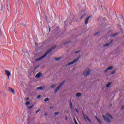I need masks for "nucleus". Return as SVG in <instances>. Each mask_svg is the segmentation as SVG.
I'll return each instance as SVG.
<instances>
[{
  "mask_svg": "<svg viewBox=\"0 0 124 124\" xmlns=\"http://www.w3.org/2000/svg\"><path fill=\"white\" fill-rule=\"evenodd\" d=\"M34 105H32L29 107H28V109H31V108H32V107H33Z\"/></svg>",
  "mask_w": 124,
  "mask_h": 124,
  "instance_id": "nucleus-27",
  "label": "nucleus"
},
{
  "mask_svg": "<svg viewBox=\"0 0 124 124\" xmlns=\"http://www.w3.org/2000/svg\"><path fill=\"white\" fill-rule=\"evenodd\" d=\"M4 95H5V96H7V93H4Z\"/></svg>",
  "mask_w": 124,
  "mask_h": 124,
  "instance_id": "nucleus-40",
  "label": "nucleus"
},
{
  "mask_svg": "<svg viewBox=\"0 0 124 124\" xmlns=\"http://www.w3.org/2000/svg\"><path fill=\"white\" fill-rule=\"evenodd\" d=\"M91 73V69L88 68L84 72H83L84 76H89Z\"/></svg>",
  "mask_w": 124,
  "mask_h": 124,
  "instance_id": "nucleus-2",
  "label": "nucleus"
},
{
  "mask_svg": "<svg viewBox=\"0 0 124 124\" xmlns=\"http://www.w3.org/2000/svg\"><path fill=\"white\" fill-rule=\"evenodd\" d=\"M44 115L45 116H48V114L47 113H45Z\"/></svg>",
  "mask_w": 124,
  "mask_h": 124,
  "instance_id": "nucleus-39",
  "label": "nucleus"
},
{
  "mask_svg": "<svg viewBox=\"0 0 124 124\" xmlns=\"http://www.w3.org/2000/svg\"><path fill=\"white\" fill-rule=\"evenodd\" d=\"M49 31H51V29L50 28H49Z\"/></svg>",
  "mask_w": 124,
  "mask_h": 124,
  "instance_id": "nucleus-45",
  "label": "nucleus"
},
{
  "mask_svg": "<svg viewBox=\"0 0 124 124\" xmlns=\"http://www.w3.org/2000/svg\"><path fill=\"white\" fill-rule=\"evenodd\" d=\"M26 100H29V98H27Z\"/></svg>",
  "mask_w": 124,
  "mask_h": 124,
  "instance_id": "nucleus-44",
  "label": "nucleus"
},
{
  "mask_svg": "<svg viewBox=\"0 0 124 124\" xmlns=\"http://www.w3.org/2000/svg\"><path fill=\"white\" fill-rule=\"evenodd\" d=\"M115 73H116V70H113V71L111 73V74L112 75H113L115 74Z\"/></svg>",
  "mask_w": 124,
  "mask_h": 124,
  "instance_id": "nucleus-24",
  "label": "nucleus"
},
{
  "mask_svg": "<svg viewBox=\"0 0 124 124\" xmlns=\"http://www.w3.org/2000/svg\"><path fill=\"white\" fill-rule=\"evenodd\" d=\"M124 109V106H123L121 108V110H123Z\"/></svg>",
  "mask_w": 124,
  "mask_h": 124,
  "instance_id": "nucleus-33",
  "label": "nucleus"
},
{
  "mask_svg": "<svg viewBox=\"0 0 124 124\" xmlns=\"http://www.w3.org/2000/svg\"><path fill=\"white\" fill-rule=\"evenodd\" d=\"M82 115H83V118L85 121H87H87H88V122H89V123H92V121L91 120V119H90L89 117H88L87 115H85V114H84V112H82Z\"/></svg>",
  "mask_w": 124,
  "mask_h": 124,
  "instance_id": "nucleus-4",
  "label": "nucleus"
},
{
  "mask_svg": "<svg viewBox=\"0 0 124 124\" xmlns=\"http://www.w3.org/2000/svg\"><path fill=\"white\" fill-rule=\"evenodd\" d=\"M79 50H78V51H75V54H77V53H79Z\"/></svg>",
  "mask_w": 124,
  "mask_h": 124,
  "instance_id": "nucleus-36",
  "label": "nucleus"
},
{
  "mask_svg": "<svg viewBox=\"0 0 124 124\" xmlns=\"http://www.w3.org/2000/svg\"><path fill=\"white\" fill-rule=\"evenodd\" d=\"M36 46H37V43H35Z\"/></svg>",
  "mask_w": 124,
  "mask_h": 124,
  "instance_id": "nucleus-42",
  "label": "nucleus"
},
{
  "mask_svg": "<svg viewBox=\"0 0 124 124\" xmlns=\"http://www.w3.org/2000/svg\"><path fill=\"white\" fill-rule=\"evenodd\" d=\"M62 59V57H58L57 58L55 59V61H60Z\"/></svg>",
  "mask_w": 124,
  "mask_h": 124,
  "instance_id": "nucleus-22",
  "label": "nucleus"
},
{
  "mask_svg": "<svg viewBox=\"0 0 124 124\" xmlns=\"http://www.w3.org/2000/svg\"><path fill=\"white\" fill-rule=\"evenodd\" d=\"M81 95H82V93H78L76 94V96L78 97H79L80 96H81Z\"/></svg>",
  "mask_w": 124,
  "mask_h": 124,
  "instance_id": "nucleus-17",
  "label": "nucleus"
},
{
  "mask_svg": "<svg viewBox=\"0 0 124 124\" xmlns=\"http://www.w3.org/2000/svg\"><path fill=\"white\" fill-rule=\"evenodd\" d=\"M41 4H42L43 3V1H42V0L41 1Z\"/></svg>",
  "mask_w": 124,
  "mask_h": 124,
  "instance_id": "nucleus-41",
  "label": "nucleus"
},
{
  "mask_svg": "<svg viewBox=\"0 0 124 124\" xmlns=\"http://www.w3.org/2000/svg\"><path fill=\"white\" fill-rule=\"evenodd\" d=\"M81 17L80 18V19H83V18H84V17H85L86 16V13H85V12H81Z\"/></svg>",
  "mask_w": 124,
  "mask_h": 124,
  "instance_id": "nucleus-10",
  "label": "nucleus"
},
{
  "mask_svg": "<svg viewBox=\"0 0 124 124\" xmlns=\"http://www.w3.org/2000/svg\"><path fill=\"white\" fill-rule=\"evenodd\" d=\"M59 114H60V112H55L54 113V115H58Z\"/></svg>",
  "mask_w": 124,
  "mask_h": 124,
  "instance_id": "nucleus-32",
  "label": "nucleus"
},
{
  "mask_svg": "<svg viewBox=\"0 0 124 124\" xmlns=\"http://www.w3.org/2000/svg\"><path fill=\"white\" fill-rule=\"evenodd\" d=\"M112 106V105H110V107Z\"/></svg>",
  "mask_w": 124,
  "mask_h": 124,
  "instance_id": "nucleus-49",
  "label": "nucleus"
},
{
  "mask_svg": "<svg viewBox=\"0 0 124 124\" xmlns=\"http://www.w3.org/2000/svg\"><path fill=\"white\" fill-rule=\"evenodd\" d=\"M41 75H42L41 73H38L36 75L35 77L36 78H40V77H41Z\"/></svg>",
  "mask_w": 124,
  "mask_h": 124,
  "instance_id": "nucleus-11",
  "label": "nucleus"
},
{
  "mask_svg": "<svg viewBox=\"0 0 124 124\" xmlns=\"http://www.w3.org/2000/svg\"><path fill=\"white\" fill-rule=\"evenodd\" d=\"M91 18V16H88L86 19H85V25H87L88 24V23L89 22V20H90Z\"/></svg>",
  "mask_w": 124,
  "mask_h": 124,
  "instance_id": "nucleus-9",
  "label": "nucleus"
},
{
  "mask_svg": "<svg viewBox=\"0 0 124 124\" xmlns=\"http://www.w3.org/2000/svg\"><path fill=\"white\" fill-rule=\"evenodd\" d=\"M95 118L97 120V121H98L99 124H101V121H100V120L98 119V117H97L96 115H95Z\"/></svg>",
  "mask_w": 124,
  "mask_h": 124,
  "instance_id": "nucleus-15",
  "label": "nucleus"
},
{
  "mask_svg": "<svg viewBox=\"0 0 124 124\" xmlns=\"http://www.w3.org/2000/svg\"><path fill=\"white\" fill-rule=\"evenodd\" d=\"M8 90V91H9V92H11V93H12L13 94H15V91L14 90V89H12L11 87H9Z\"/></svg>",
  "mask_w": 124,
  "mask_h": 124,
  "instance_id": "nucleus-6",
  "label": "nucleus"
},
{
  "mask_svg": "<svg viewBox=\"0 0 124 124\" xmlns=\"http://www.w3.org/2000/svg\"><path fill=\"white\" fill-rule=\"evenodd\" d=\"M36 90H41V91H42L43 90V87L40 86L36 88Z\"/></svg>",
  "mask_w": 124,
  "mask_h": 124,
  "instance_id": "nucleus-19",
  "label": "nucleus"
},
{
  "mask_svg": "<svg viewBox=\"0 0 124 124\" xmlns=\"http://www.w3.org/2000/svg\"><path fill=\"white\" fill-rule=\"evenodd\" d=\"M5 74H6L8 78L10 76V75H11L10 72L7 70H5Z\"/></svg>",
  "mask_w": 124,
  "mask_h": 124,
  "instance_id": "nucleus-5",
  "label": "nucleus"
},
{
  "mask_svg": "<svg viewBox=\"0 0 124 124\" xmlns=\"http://www.w3.org/2000/svg\"><path fill=\"white\" fill-rule=\"evenodd\" d=\"M49 100V98H46L44 100L45 102H47Z\"/></svg>",
  "mask_w": 124,
  "mask_h": 124,
  "instance_id": "nucleus-25",
  "label": "nucleus"
},
{
  "mask_svg": "<svg viewBox=\"0 0 124 124\" xmlns=\"http://www.w3.org/2000/svg\"><path fill=\"white\" fill-rule=\"evenodd\" d=\"M76 111L77 113H78V114L79 113V111H78V109H77V108H76Z\"/></svg>",
  "mask_w": 124,
  "mask_h": 124,
  "instance_id": "nucleus-35",
  "label": "nucleus"
},
{
  "mask_svg": "<svg viewBox=\"0 0 124 124\" xmlns=\"http://www.w3.org/2000/svg\"><path fill=\"white\" fill-rule=\"evenodd\" d=\"M70 107L71 109H73V108H72V102H71V100H70Z\"/></svg>",
  "mask_w": 124,
  "mask_h": 124,
  "instance_id": "nucleus-23",
  "label": "nucleus"
},
{
  "mask_svg": "<svg viewBox=\"0 0 124 124\" xmlns=\"http://www.w3.org/2000/svg\"><path fill=\"white\" fill-rule=\"evenodd\" d=\"M61 87H60V86H58V87H57L56 88V89L54 90V93H56L57 92H58L59 91V90H60V88Z\"/></svg>",
  "mask_w": 124,
  "mask_h": 124,
  "instance_id": "nucleus-13",
  "label": "nucleus"
},
{
  "mask_svg": "<svg viewBox=\"0 0 124 124\" xmlns=\"http://www.w3.org/2000/svg\"><path fill=\"white\" fill-rule=\"evenodd\" d=\"M98 32H99L98 31V32H96L95 33H94V36L97 35V34H98Z\"/></svg>",
  "mask_w": 124,
  "mask_h": 124,
  "instance_id": "nucleus-28",
  "label": "nucleus"
},
{
  "mask_svg": "<svg viewBox=\"0 0 124 124\" xmlns=\"http://www.w3.org/2000/svg\"><path fill=\"white\" fill-rule=\"evenodd\" d=\"M40 97H41V95H39L37 97V99H39Z\"/></svg>",
  "mask_w": 124,
  "mask_h": 124,
  "instance_id": "nucleus-29",
  "label": "nucleus"
},
{
  "mask_svg": "<svg viewBox=\"0 0 124 124\" xmlns=\"http://www.w3.org/2000/svg\"><path fill=\"white\" fill-rule=\"evenodd\" d=\"M101 7L102 8V6H101Z\"/></svg>",
  "mask_w": 124,
  "mask_h": 124,
  "instance_id": "nucleus-48",
  "label": "nucleus"
},
{
  "mask_svg": "<svg viewBox=\"0 0 124 124\" xmlns=\"http://www.w3.org/2000/svg\"><path fill=\"white\" fill-rule=\"evenodd\" d=\"M113 68V66H110L109 67H108L105 71V72H107V71H108V70H111V69Z\"/></svg>",
  "mask_w": 124,
  "mask_h": 124,
  "instance_id": "nucleus-12",
  "label": "nucleus"
},
{
  "mask_svg": "<svg viewBox=\"0 0 124 124\" xmlns=\"http://www.w3.org/2000/svg\"><path fill=\"white\" fill-rule=\"evenodd\" d=\"M30 103H31L30 102H27L26 103V105H29V104H30Z\"/></svg>",
  "mask_w": 124,
  "mask_h": 124,
  "instance_id": "nucleus-31",
  "label": "nucleus"
},
{
  "mask_svg": "<svg viewBox=\"0 0 124 124\" xmlns=\"http://www.w3.org/2000/svg\"><path fill=\"white\" fill-rule=\"evenodd\" d=\"M65 81H63L62 82H61L60 84V85L59 86L60 88L62 86H63L64 84H65Z\"/></svg>",
  "mask_w": 124,
  "mask_h": 124,
  "instance_id": "nucleus-16",
  "label": "nucleus"
},
{
  "mask_svg": "<svg viewBox=\"0 0 124 124\" xmlns=\"http://www.w3.org/2000/svg\"><path fill=\"white\" fill-rule=\"evenodd\" d=\"M75 122L76 123V124H78V123H77V121H76V119H75Z\"/></svg>",
  "mask_w": 124,
  "mask_h": 124,
  "instance_id": "nucleus-38",
  "label": "nucleus"
},
{
  "mask_svg": "<svg viewBox=\"0 0 124 124\" xmlns=\"http://www.w3.org/2000/svg\"><path fill=\"white\" fill-rule=\"evenodd\" d=\"M103 118L104 120V121H106L107 122V123H110V119L109 118H107L106 116L103 115Z\"/></svg>",
  "mask_w": 124,
  "mask_h": 124,
  "instance_id": "nucleus-7",
  "label": "nucleus"
},
{
  "mask_svg": "<svg viewBox=\"0 0 124 124\" xmlns=\"http://www.w3.org/2000/svg\"><path fill=\"white\" fill-rule=\"evenodd\" d=\"M79 58H80V56H79L77 59H75L74 61H73L72 62H70L68 63V65H71V64H73L74 63H75V62H77L78 61H79Z\"/></svg>",
  "mask_w": 124,
  "mask_h": 124,
  "instance_id": "nucleus-3",
  "label": "nucleus"
},
{
  "mask_svg": "<svg viewBox=\"0 0 124 124\" xmlns=\"http://www.w3.org/2000/svg\"><path fill=\"white\" fill-rule=\"evenodd\" d=\"M50 109H52V107H50Z\"/></svg>",
  "mask_w": 124,
  "mask_h": 124,
  "instance_id": "nucleus-46",
  "label": "nucleus"
},
{
  "mask_svg": "<svg viewBox=\"0 0 124 124\" xmlns=\"http://www.w3.org/2000/svg\"><path fill=\"white\" fill-rule=\"evenodd\" d=\"M65 119L66 121H67V120H68V118L66 116H65Z\"/></svg>",
  "mask_w": 124,
  "mask_h": 124,
  "instance_id": "nucleus-37",
  "label": "nucleus"
},
{
  "mask_svg": "<svg viewBox=\"0 0 124 124\" xmlns=\"http://www.w3.org/2000/svg\"><path fill=\"white\" fill-rule=\"evenodd\" d=\"M20 24L24 27H26V26H27V24H26V23H25L24 22H21Z\"/></svg>",
  "mask_w": 124,
  "mask_h": 124,
  "instance_id": "nucleus-21",
  "label": "nucleus"
},
{
  "mask_svg": "<svg viewBox=\"0 0 124 124\" xmlns=\"http://www.w3.org/2000/svg\"><path fill=\"white\" fill-rule=\"evenodd\" d=\"M112 83L111 82H109L108 83V84L107 85L106 87L107 88H109V87H110V86H111Z\"/></svg>",
  "mask_w": 124,
  "mask_h": 124,
  "instance_id": "nucleus-18",
  "label": "nucleus"
},
{
  "mask_svg": "<svg viewBox=\"0 0 124 124\" xmlns=\"http://www.w3.org/2000/svg\"><path fill=\"white\" fill-rule=\"evenodd\" d=\"M40 112V109H38L36 111V114H37V113Z\"/></svg>",
  "mask_w": 124,
  "mask_h": 124,
  "instance_id": "nucleus-30",
  "label": "nucleus"
},
{
  "mask_svg": "<svg viewBox=\"0 0 124 124\" xmlns=\"http://www.w3.org/2000/svg\"><path fill=\"white\" fill-rule=\"evenodd\" d=\"M67 43H68V42L64 44V45H65V44H67Z\"/></svg>",
  "mask_w": 124,
  "mask_h": 124,
  "instance_id": "nucleus-43",
  "label": "nucleus"
},
{
  "mask_svg": "<svg viewBox=\"0 0 124 124\" xmlns=\"http://www.w3.org/2000/svg\"><path fill=\"white\" fill-rule=\"evenodd\" d=\"M65 113H66V114H68V111L67 110H65Z\"/></svg>",
  "mask_w": 124,
  "mask_h": 124,
  "instance_id": "nucleus-34",
  "label": "nucleus"
},
{
  "mask_svg": "<svg viewBox=\"0 0 124 124\" xmlns=\"http://www.w3.org/2000/svg\"><path fill=\"white\" fill-rule=\"evenodd\" d=\"M8 79H9V77L8 78Z\"/></svg>",
  "mask_w": 124,
  "mask_h": 124,
  "instance_id": "nucleus-47",
  "label": "nucleus"
},
{
  "mask_svg": "<svg viewBox=\"0 0 124 124\" xmlns=\"http://www.w3.org/2000/svg\"><path fill=\"white\" fill-rule=\"evenodd\" d=\"M0 123H1V121H0Z\"/></svg>",
  "mask_w": 124,
  "mask_h": 124,
  "instance_id": "nucleus-50",
  "label": "nucleus"
},
{
  "mask_svg": "<svg viewBox=\"0 0 124 124\" xmlns=\"http://www.w3.org/2000/svg\"><path fill=\"white\" fill-rule=\"evenodd\" d=\"M107 117H108V118H110V119H113V116H112V115H111L110 114L108 113L106 114Z\"/></svg>",
  "mask_w": 124,
  "mask_h": 124,
  "instance_id": "nucleus-14",
  "label": "nucleus"
},
{
  "mask_svg": "<svg viewBox=\"0 0 124 124\" xmlns=\"http://www.w3.org/2000/svg\"><path fill=\"white\" fill-rule=\"evenodd\" d=\"M113 42V41H110V43H107V44H106L105 45H104L103 46V47H108V46H110V44H112Z\"/></svg>",
  "mask_w": 124,
  "mask_h": 124,
  "instance_id": "nucleus-8",
  "label": "nucleus"
},
{
  "mask_svg": "<svg viewBox=\"0 0 124 124\" xmlns=\"http://www.w3.org/2000/svg\"><path fill=\"white\" fill-rule=\"evenodd\" d=\"M56 46L52 47V48H51L50 49H48V51L45 53V54L41 56V57L35 60L36 62H38V61H41V60H42L43 59H44V58H45V57H46L47 56V55H48V54L50 53V52H52V50H53V49H55V48H56Z\"/></svg>",
  "mask_w": 124,
  "mask_h": 124,
  "instance_id": "nucleus-1",
  "label": "nucleus"
},
{
  "mask_svg": "<svg viewBox=\"0 0 124 124\" xmlns=\"http://www.w3.org/2000/svg\"><path fill=\"white\" fill-rule=\"evenodd\" d=\"M51 87L52 88H56V85L55 84H53L51 85Z\"/></svg>",
  "mask_w": 124,
  "mask_h": 124,
  "instance_id": "nucleus-26",
  "label": "nucleus"
},
{
  "mask_svg": "<svg viewBox=\"0 0 124 124\" xmlns=\"http://www.w3.org/2000/svg\"><path fill=\"white\" fill-rule=\"evenodd\" d=\"M118 34H119V33H114V34H112V35H110V36L111 37H113L114 36H116V35H118Z\"/></svg>",
  "mask_w": 124,
  "mask_h": 124,
  "instance_id": "nucleus-20",
  "label": "nucleus"
}]
</instances>
